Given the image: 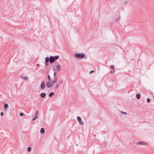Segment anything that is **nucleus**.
Returning <instances> with one entry per match:
<instances>
[{
	"label": "nucleus",
	"mask_w": 154,
	"mask_h": 154,
	"mask_svg": "<svg viewBox=\"0 0 154 154\" xmlns=\"http://www.w3.org/2000/svg\"><path fill=\"white\" fill-rule=\"evenodd\" d=\"M46 95V94L45 93H42L40 94V96L41 97L43 98L45 97Z\"/></svg>",
	"instance_id": "10"
},
{
	"label": "nucleus",
	"mask_w": 154,
	"mask_h": 154,
	"mask_svg": "<svg viewBox=\"0 0 154 154\" xmlns=\"http://www.w3.org/2000/svg\"><path fill=\"white\" fill-rule=\"evenodd\" d=\"M94 72V70L91 71L90 72V74H91L92 73Z\"/></svg>",
	"instance_id": "27"
},
{
	"label": "nucleus",
	"mask_w": 154,
	"mask_h": 154,
	"mask_svg": "<svg viewBox=\"0 0 154 154\" xmlns=\"http://www.w3.org/2000/svg\"><path fill=\"white\" fill-rule=\"evenodd\" d=\"M122 113L124 115H126L127 114V113L125 112H123L122 111H121Z\"/></svg>",
	"instance_id": "22"
},
{
	"label": "nucleus",
	"mask_w": 154,
	"mask_h": 154,
	"mask_svg": "<svg viewBox=\"0 0 154 154\" xmlns=\"http://www.w3.org/2000/svg\"><path fill=\"white\" fill-rule=\"evenodd\" d=\"M45 85L44 81H42V83L40 85L41 88L42 90H43L45 89Z\"/></svg>",
	"instance_id": "2"
},
{
	"label": "nucleus",
	"mask_w": 154,
	"mask_h": 154,
	"mask_svg": "<svg viewBox=\"0 0 154 154\" xmlns=\"http://www.w3.org/2000/svg\"><path fill=\"white\" fill-rule=\"evenodd\" d=\"M20 116H22L23 115V113H21L20 114Z\"/></svg>",
	"instance_id": "26"
},
{
	"label": "nucleus",
	"mask_w": 154,
	"mask_h": 154,
	"mask_svg": "<svg viewBox=\"0 0 154 154\" xmlns=\"http://www.w3.org/2000/svg\"><path fill=\"white\" fill-rule=\"evenodd\" d=\"M45 64L46 66H47L48 64V62L49 61H50V58H49L48 57H46L45 58Z\"/></svg>",
	"instance_id": "4"
},
{
	"label": "nucleus",
	"mask_w": 154,
	"mask_h": 154,
	"mask_svg": "<svg viewBox=\"0 0 154 154\" xmlns=\"http://www.w3.org/2000/svg\"><path fill=\"white\" fill-rule=\"evenodd\" d=\"M53 57H54V59L55 61V60L58 59L59 58V56L58 55Z\"/></svg>",
	"instance_id": "13"
},
{
	"label": "nucleus",
	"mask_w": 154,
	"mask_h": 154,
	"mask_svg": "<svg viewBox=\"0 0 154 154\" xmlns=\"http://www.w3.org/2000/svg\"><path fill=\"white\" fill-rule=\"evenodd\" d=\"M110 67L112 69V70H115V68H114V66H113V65H112L111 66H110ZM115 72V71H113V72Z\"/></svg>",
	"instance_id": "14"
},
{
	"label": "nucleus",
	"mask_w": 154,
	"mask_h": 154,
	"mask_svg": "<svg viewBox=\"0 0 154 154\" xmlns=\"http://www.w3.org/2000/svg\"><path fill=\"white\" fill-rule=\"evenodd\" d=\"M48 78L49 81H50L51 80L50 75H48Z\"/></svg>",
	"instance_id": "17"
},
{
	"label": "nucleus",
	"mask_w": 154,
	"mask_h": 154,
	"mask_svg": "<svg viewBox=\"0 0 154 154\" xmlns=\"http://www.w3.org/2000/svg\"><path fill=\"white\" fill-rule=\"evenodd\" d=\"M38 111H37L36 113H35V116L33 119H32V121H34L35 120V119H36L38 117Z\"/></svg>",
	"instance_id": "7"
},
{
	"label": "nucleus",
	"mask_w": 154,
	"mask_h": 154,
	"mask_svg": "<svg viewBox=\"0 0 154 154\" xmlns=\"http://www.w3.org/2000/svg\"><path fill=\"white\" fill-rule=\"evenodd\" d=\"M56 69L57 71H60L61 70V66L59 65H57L56 66Z\"/></svg>",
	"instance_id": "9"
},
{
	"label": "nucleus",
	"mask_w": 154,
	"mask_h": 154,
	"mask_svg": "<svg viewBox=\"0 0 154 154\" xmlns=\"http://www.w3.org/2000/svg\"><path fill=\"white\" fill-rule=\"evenodd\" d=\"M54 94V93L53 92H51L49 94V97H51L52 95H53Z\"/></svg>",
	"instance_id": "19"
},
{
	"label": "nucleus",
	"mask_w": 154,
	"mask_h": 154,
	"mask_svg": "<svg viewBox=\"0 0 154 154\" xmlns=\"http://www.w3.org/2000/svg\"><path fill=\"white\" fill-rule=\"evenodd\" d=\"M137 144H138V145H140V144L146 145V143L145 142H138L137 143Z\"/></svg>",
	"instance_id": "11"
},
{
	"label": "nucleus",
	"mask_w": 154,
	"mask_h": 154,
	"mask_svg": "<svg viewBox=\"0 0 154 154\" xmlns=\"http://www.w3.org/2000/svg\"><path fill=\"white\" fill-rule=\"evenodd\" d=\"M119 19H120V18H119L117 17L116 19V21H119Z\"/></svg>",
	"instance_id": "25"
},
{
	"label": "nucleus",
	"mask_w": 154,
	"mask_h": 154,
	"mask_svg": "<svg viewBox=\"0 0 154 154\" xmlns=\"http://www.w3.org/2000/svg\"><path fill=\"white\" fill-rule=\"evenodd\" d=\"M59 86V84H57L56 86V88L57 89L58 88Z\"/></svg>",
	"instance_id": "23"
},
{
	"label": "nucleus",
	"mask_w": 154,
	"mask_h": 154,
	"mask_svg": "<svg viewBox=\"0 0 154 154\" xmlns=\"http://www.w3.org/2000/svg\"><path fill=\"white\" fill-rule=\"evenodd\" d=\"M125 3H127V1H125Z\"/></svg>",
	"instance_id": "31"
},
{
	"label": "nucleus",
	"mask_w": 154,
	"mask_h": 154,
	"mask_svg": "<svg viewBox=\"0 0 154 154\" xmlns=\"http://www.w3.org/2000/svg\"><path fill=\"white\" fill-rule=\"evenodd\" d=\"M150 100L149 98H148L147 99V101L148 103L150 102Z\"/></svg>",
	"instance_id": "21"
},
{
	"label": "nucleus",
	"mask_w": 154,
	"mask_h": 154,
	"mask_svg": "<svg viewBox=\"0 0 154 154\" xmlns=\"http://www.w3.org/2000/svg\"><path fill=\"white\" fill-rule=\"evenodd\" d=\"M51 82L52 84L53 85L54 83H55V82L53 81H50Z\"/></svg>",
	"instance_id": "24"
},
{
	"label": "nucleus",
	"mask_w": 154,
	"mask_h": 154,
	"mask_svg": "<svg viewBox=\"0 0 154 154\" xmlns=\"http://www.w3.org/2000/svg\"><path fill=\"white\" fill-rule=\"evenodd\" d=\"M47 87L48 88H50L53 85L52 84L51 82H48L46 83Z\"/></svg>",
	"instance_id": "5"
},
{
	"label": "nucleus",
	"mask_w": 154,
	"mask_h": 154,
	"mask_svg": "<svg viewBox=\"0 0 154 154\" xmlns=\"http://www.w3.org/2000/svg\"><path fill=\"white\" fill-rule=\"evenodd\" d=\"M153 98L154 99V96L153 97Z\"/></svg>",
	"instance_id": "33"
},
{
	"label": "nucleus",
	"mask_w": 154,
	"mask_h": 154,
	"mask_svg": "<svg viewBox=\"0 0 154 154\" xmlns=\"http://www.w3.org/2000/svg\"><path fill=\"white\" fill-rule=\"evenodd\" d=\"M110 72L111 73H112V74L113 73V72L112 71H110Z\"/></svg>",
	"instance_id": "30"
},
{
	"label": "nucleus",
	"mask_w": 154,
	"mask_h": 154,
	"mask_svg": "<svg viewBox=\"0 0 154 154\" xmlns=\"http://www.w3.org/2000/svg\"><path fill=\"white\" fill-rule=\"evenodd\" d=\"M21 77L23 79L26 80H27L28 79V77L27 76H21Z\"/></svg>",
	"instance_id": "12"
},
{
	"label": "nucleus",
	"mask_w": 154,
	"mask_h": 154,
	"mask_svg": "<svg viewBox=\"0 0 154 154\" xmlns=\"http://www.w3.org/2000/svg\"><path fill=\"white\" fill-rule=\"evenodd\" d=\"M3 115H4L3 113V112H1V116H3Z\"/></svg>",
	"instance_id": "28"
},
{
	"label": "nucleus",
	"mask_w": 154,
	"mask_h": 154,
	"mask_svg": "<svg viewBox=\"0 0 154 154\" xmlns=\"http://www.w3.org/2000/svg\"><path fill=\"white\" fill-rule=\"evenodd\" d=\"M57 78L56 77L55 78L54 80V81L55 82V83L57 81Z\"/></svg>",
	"instance_id": "20"
},
{
	"label": "nucleus",
	"mask_w": 154,
	"mask_h": 154,
	"mask_svg": "<svg viewBox=\"0 0 154 154\" xmlns=\"http://www.w3.org/2000/svg\"><path fill=\"white\" fill-rule=\"evenodd\" d=\"M77 119L80 124L83 125L84 124L83 122L82 121L81 118L80 117H77Z\"/></svg>",
	"instance_id": "3"
},
{
	"label": "nucleus",
	"mask_w": 154,
	"mask_h": 154,
	"mask_svg": "<svg viewBox=\"0 0 154 154\" xmlns=\"http://www.w3.org/2000/svg\"><path fill=\"white\" fill-rule=\"evenodd\" d=\"M54 76H55V75H56V73H55V72H54Z\"/></svg>",
	"instance_id": "29"
},
{
	"label": "nucleus",
	"mask_w": 154,
	"mask_h": 154,
	"mask_svg": "<svg viewBox=\"0 0 154 154\" xmlns=\"http://www.w3.org/2000/svg\"><path fill=\"white\" fill-rule=\"evenodd\" d=\"M45 131L44 129L43 128H42L40 130V132L41 133H43Z\"/></svg>",
	"instance_id": "15"
},
{
	"label": "nucleus",
	"mask_w": 154,
	"mask_h": 154,
	"mask_svg": "<svg viewBox=\"0 0 154 154\" xmlns=\"http://www.w3.org/2000/svg\"><path fill=\"white\" fill-rule=\"evenodd\" d=\"M55 61L54 59V57L53 56H50V63H53Z\"/></svg>",
	"instance_id": "6"
},
{
	"label": "nucleus",
	"mask_w": 154,
	"mask_h": 154,
	"mask_svg": "<svg viewBox=\"0 0 154 154\" xmlns=\"http://www.w3.org/2000/svg\"><path fill=\"white\" fill-rule=\"evenodd\" d=\"M136 97L137 98L139 99L140 97V94H137L136 95Z\"/></svg>",
	"instance_id": "16"
},
{
	"label": "nucleus",
	"mask_w": 154,
	"mask_h": 154,
	"mask_svg": "<svg viewBox=\"0 0 154 154\" xmlns=\"http://www.w3.org/2000/svg\"><path fill=\"white\" fill-rule=\"evenodd\" d=\"M31 149V148L30 147H29L27 148V151L28 152H30Z\"/></svg>",
	"instance_id": "18"
},
{
	"label": "nucleus",
	"mask_w": 154,
	"mask_h": 154,
	"mask_svg": "<svg viewBox=\"0 0 154 154\" xmlns=\"http://www.w3.org/2000/svg\"><path fill=\"white\" fill-rule=\"evenodd\" d=\"M8 105L7 104L5 103V104L4 105V108L6 110L7 109H8Z\"/></svg>",
	"instance_id": "8"
},
{
	"label": "nucleus",
	"mask_w": 154,
	"mask_h": 154,
	"mask_svg": "<svg viewBox=\"0 0 154 154\" xmlns=\"http://www.w3.org/2000/svg\"><path fill=\"white\" fill-rule=\"evenodd\" d=\"M75 57L78 59L83 58L85 57V54L83 53H77L75 54Z\"/></svg>",
	"instance_id": "1"
},
{
	"label": "nucleus",
	"mask_w": 154,
	"mask_h": 154,
	"mask_svg": "<svg viewBox=\"0 0 154 154\" xmlns=\"http://www.w3.org/2000/svg\"><path fill=\"white\" fill-rule=\"evenodd\" d=\"M39 65L38 64H37V66H38Z\"/></svg>",
	"instance_id": "32"
}]
</instances>
